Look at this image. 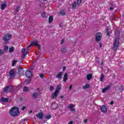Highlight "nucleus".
<instances>
[{"label": "nucleus", "instance_id": "f257e3e1", "mask_svg": "<svg viewBox=\"0 0 124 124\" xmlns=\"http://www.w3.org/2000/svg\"><path fill=\"white\" fill-rule=\"evenodd\" d=\"M19 108L13 107L10 110L9 114L13 117H17L19 115Z\"/></svg>", "mask_w": 124, "mask_h": 124}, {"label": "nucleus", "instance_id": "f03ea898", "mask_svg": "<svg viewBox=\"0 0 124 124\" xmlns=\"http://www.w3.org/2000/svg\"><path fill=\"white\" fill-rule=\"evenodd\" d=\"M119 44H120V39L117 37L115 38L113 43V50H114V51H116V50L118 49V47H119Z\"/></svg>", "mask_w": 124, "mask_h": 124}, {"label": "nucleus", "instance_id": "7ed1b4c3", "mask_svg": "<svg viewBox=\"0 0 124 124\" xmlns=\"http://www.w3.org/2000/svg\"><path fill=\"white\" fill-rule=\"evenodd\" d=\"M12 38V36L10 34H6L3 37V40L5 41V43H7L8 40H10Z\"/></svg>", "mask_w": 124, "mask_h": 124}, {"label": "nucleus", "instance_id": "20e7f679", "mask_svg": "<svg viewBox=\"0 0 124 124\" xmlns=\"http://www.w3.org/2000/svg\"><path fill=\"white\" fill-rule=\"evenodd\" d=\"M31 46H37L38 48H40V46L38 44V42L36 41L35 42H33L30 46L28 47V49L29 48L31 47Z\"/></svg>", "mask_w": 124, "mask_h": 124}, {"label": "nucleus", "instance_id": "39448f33", "mask_svg": "<svg viewBox=\"0 0 124 124\" xmlns=\"http://www.w3.org/2000/svg\"><path fill=\"white\" fill-rule=\"evenodd\" d=\"M102 38V34L100 32H98L96 35V41H99Z\"/></svg>", "mask_w": 124, "mask_h": 124}, {"label": "nucleus", "instance_id": "423d86ee", "mask_svg": "<svg viewBox=\"0 0 124 124\" xmlns=\"http://www.w3.org/2000/svg\"><path fill=\"white\" fill-rule=\"evenodd\" d=\"M26 76L27 78H31L32 76V73L31 70H27L26 72Z\"/></svg>", "mask_w": 124, "mask_h": 124}, {"label": "nucleus", "instance_id": "0eeeda50", "mask_svg": "<svg viewBox=\"0 0 124 124\" xmlns=\"http://www.w3.org/2000/svg\"><path fill=\"white\" fill-rule=\"evenodd\" d=\"M9 75H10V78H11V79H12V78H14V76H15V71H14V69H12L10 71Z\"/></svg>", "mask_w": 124, "mask_h": 124}, {"label": "nucleus", "instance_id": "6e6552de", "mask_svg": "<svg viewBox=\"0 0 124 124\" xmlns=\"http://www.w3.org/2000/svg\"><path fill=\"white\" fill-rule=\"evenodd\" d=\"M12 91V87L10 86H7L4 89L5 93H8V92H11Z\"/></svg>", "mask_w": 124, "mask_h": 124}, {"label": "nucleus", "instance_id": "1a4fd4ad", "mask_svg": "<svg viewBox=\"0 0 124 124\" xmlns=\"http://www.w3.org/2000/svg\"><path fill=\"white\" fill-rule=\"evenodd\" d=\"M43 116H44V114L43 112L39 113L36 115L37 118H38L41 120H42L43 119Z\"/></svg>", "mask_w": 124, "mask_h": 124}, {"label": "nucleus", "instance_id": "9d476101", "mask_svg": "<svg viewBox=\"0 0 124 124\" xmlns=\"http://www.w3.org/2000/svg\"><path fill=\"white\" fill-rule=\"evenodd\" d=\"M58 94H59V93L55 91L52 94L51 98H52V99H56V98H57V96H58Z\"/></svg>", "mask_w": 124, "mask_h": 124}, {"label": "nucleus", "instance_id": "9b49d317", "mask_svg": "<svg viewBox=\"0 0 124 124\" xmlns=\"http://www.w3.org/2000/svg\"><path fill=\"white\" fill-rule=\"evenodd\" d=\"M101 109L103 113H106L107 112V108L105 106L101 107Z\"/></svg>", "mask_w": 124, "mask_h": 124}, {"label": "nucleus", "instance_id": "f8f14e48", "mask_svg": "<svg viewBox=\"0 0 124 124\" xmlns=\"http://www.w3.org/2000/svg\"><path fill=\"white\" fill-rule=\"evenodd\" d=\"M76 4H77L76 1L74 2V3L72 4V8L73 10H75V9H76Z\"/></svg>", "mask_w": 124, "mask_h": 124}, {"label": "nucleus", "instance_id": "ddd939ff", "mask_svg": "<svg viewBox=\"0 0 124 124\" xmlns=\"http://www.w3.org/2000/svg\"><path fill=\"white\" fill-rule=\"evenodd\" d=\"M61 85H58L57 87V88H56V90H55V92H56V93H60V91H61Z\"/></svg>", "mask_w": 124, "mask_h": 124}, {"label": "nucleus", "instance_id": "4468645a", "mask_svg": "<svg viewBox=\"0 0 124 124\" xmlns=\"http://www.w3.org/2000/svg\"><path fill=\"white\" fill-rule=\"evenodd\" d=\"M1 101H2V102H7L8 99L7 98L2 97L1 98Z\"/></svg>", "mask_w": 124, "mask_h": 124}, {"label": "nucleus", "instance_id": "2eb2a0df", "mask_svg": "<svg viewBox=\"0 0 124 124\" xmlns=\"http://www.w3.org/2000/svg\"><path fill=\"white\" fill-rule=\"evenodd\" d=\"M110 89V86H107L106 88L102 90V93H106V91Z\"/></svg>", "mask_w": 124, "mask_h": 124}, {"label": "nucleus", "instance_id": "dca6fc26", "mask_svg": "<svg viewBox=\"0 0 124 124\" xmlns=\"http://www.w3.org/2000/svg\"><path fill=\"white\" fill-rule=\"evenodd\" d=\"M67 73H65L63 79V82H66V80H67Z\"/></svg>", "mask_w": 124, "mask_h": 124}, {"label": "nucleus", "instance_id": "f3484780", "mask_svg": "<svg viewBox=\"0 0 124 124\" xmlns=\"http://www.w3.org/2000/svg\"><path fill=\"white\" fill-rule=\"evenodd\" d=\"M6 7V4L4 3L1 5V9L2 10H4V9Z\"/></svg>", "mask_w": 124, "mask_h": 124}, {"label": "nucleus", "instance_id": "a211bd4d", "mask_svg": "<svg viewBox=\"0 0 124 124\" xmlns=\"http://www.w3.org/2000/svg\"><path fill=\"white\" fill-rule=\"evenodd\" d=\"M93 77V75H92V74H88L87 76V80H90L92 79Z\"/></svg>", "mask_w": 124, "mask_h": 124}, {"label": "nucleus", "instance_id": "6ab92c4d", "mask_svg": "<svg viewBox=\"0 0 124 124\" xmlns=\"http://www.w3.org/2000/svg\"><path fill=\"white\" fill-rule=\"evenodd\" d=\"M62 76V73L60 72L57 75V78H58V79H60Z\"/></svg>", "mask_w": 124, "mask_h": 124}, {"label": "nucleus", "instance_id": "aec40b11", "mask_svg": "<svg viewBox=\"0 0 124 124\" xmlns=\"http://www.w3.org/2000/svg\"><path fill=\"white\" fill-rule=\"evenodd\" d=\"M90 87V84H86L84 86H83V89H88Z\"/></svg>", "mask_w": 124, "mask_h": 124}, {"label": "nucleus", "instance_id": "412c9836", "mask_svg": "<svg viewBox=\"0 0 124 124\" xmlns=\"http://www.w3.org/2000/svg\"><path fill=\"white\" fill-rule=\"evenodd\" d=\"M53 16H49L48 18L49 23H51L53 21Z\"/></svg>", "mask_w": 124, "mask_h": 124}, {"label": "nucleus", "instance_id": "4be33fe9", "mask_svg": "<svg viewBox=\"0 0 124 124\" xmlns=\"http://www.w3.org/2000/svg\"><path fill=\"white\" fill-rule=\"evenodd\" d=\"M17 61L16 60H14L13 61L12 66H14V65H15V64H16L17 63Z\"/></svg>", "mask_w": 124, "mask_h": 124}, {"label": "nucleus", "instance_id": "5701e85b", "mask_svg": "<svg viewBox=\"0 0 124 124\" xmlns=\"http://www.w3.org/2000/svg\"><path fill=\"white\" fill-rule=\"evenodd\" d=\"M8 50V46H4V52H6Z\"/></svg>", "mask_w": 124, "mask_h": 124}, {"label": "nucleus", "instance_id": "b1692460", "mask_svg": "<svg viewBox=\"0 0 124 124\" xmlns=\"http://www.w3.org/2000/svg\"><path fill=\"white\" fill-rule=\"evenodd\" d=\"M14 51V47H11L9 50V53H12V52H13Z\"/></svg>", "mask_w": 124, "mask_h": 124}, {"label": "nucleus", "instance_id": "393cba45", "mask_svg": "<svg viewBox=\"0 0 124 124\" xmlns=\"http://www.w3.org/2000/svg\"><path fill=\"white\" fill-rule=\"evenodd\" d=\"M51 117V115H48L46 117L45 119L46 120H50Z\"/></svg>", "mask_w": 124, "mask_h": 124}, {"label": "nucleus", "instance_id": "a878e982", "mask_svg": "<svg viewBox=\"0 0 124 124\" xmlns=\"http://www.w3.org/2000/svg\"><path fill=\"white\" fill-rule=\"evenodd\" d=\"M38 95V94L37 93H34L33 94V97H34V98H36Z\"/></svg>", "mask_w": 124, "mask_h": 124}, {"label": "nucleus", "instance_id": "bb28decb", "mask_svg": "<svg viewBox=\"0 0 124 124\" xmlns=\"http://www.w3.org/2000/svg\"><path fill=\"white\" fill-rule=\"evenodd\" d=\"M28 91H29V88L25 87L23 89V92H28Z\"/></svg>", "mask_w": 124, "mask_h": 124}, {"label": "nucleus", "instance_id": "cd10ccee", "mask_svg": "<svg viewBox=\"0 0 124 124\" xmlns=\"http://www.w3.org/2000/svg\"><path fill=\"white\" fill-rule=\"evenodd\" d=\"M42 17L43 18H45V17H46V14L45 13V12H43L42 13Z\"/></svg>", "mask_w": 124, "mask_h": 124}, {"label": "nucleus", "instance_id": "c85d7f7f", "mask_svg": "<svg viewBox=\"0 0 124 124\" xmlns=\"http://www.w3.org/2000/svg\"><path fill=\"white\" fill-rule=\"evenodd\" d=\"M81 2H82V0H77L78 5H80Z\"/></svg>", "mask_w": 124, "mask_h": 124}, {"label": "nucleus", "instance_id": "c756f323", "mask_svg": "<svg viewBox=\"0 0 124 124\" xmlns=\"http://www.w3.org/2000/svg\"><path fill=\"white\" fill-rule=\"evenodd\" d=\"M104 78V76L103 75H102L100 78V81H101V82L103 81Z\"/></svg>", "mask_w": 124, "mask_h": 124}, {"label": "nucleus", "instance_id": "7c9ffc66", "mask_svg": "<svg viewBox=\"0 0 124 124\" xmlns=\"http://www.w3.org/2000/svg\"><path fill=\"white\" fill-rule=\"evenodd\" d=\"M106 32H107V35H108V36H109L110 33H109V31L108 30V29L106 30Z\"/></svg>", "mask_w": 124, "mask_h": 124}, {"label": "nucleus", "instance_id": "2f4dec72", "mask_svg": "<svg viewBox=\"0 0 124 124\" xmlns=\"http://www.w3.org/2000/svg\"><path fill=\"white\" fill-rule=\"evenodd\" d=\"M68 108H69L70 109H72L73 108V105L70 104L68 106Z\"/></svg>", "mask_w": 124, "mask_h": 124}, {"label": "nucleus", "instance_id": "473e14b6", "mask_svg": "<svg viewBox=\"0 0 124 124\" xmlns=\"http://www.w3.org/2000/svg\"><path fill=\"white\" fill-rule=\"evenodd\" d=\"M60 14H61V15H65V13L63 11H61L60 12Z\"/></svg>", "mask_w": 124, "mask_h": 124}, {"label": "nucleus", "instance_id": "72a5a7b5", "mask_svg": "<svg viewBox=\"0 0 124 124\" xmlns=\"http://www.w3.org/2000/svg\"><path fill=\"white\" fill-rule=\"evenodd\" d=\"M3 52H4V50L1 49L0 50V54L1 55V54H3Z\"/></svg>", "mask_w": 124, "mask_h": 124}, {"label": "nucleus", "instance_id": "f704fd0d", "mask_svg": "<svg viewBox=\"0 0 124 124\" xmlns=\"http://www.w3.org/2000/svg\"><path fill=\"white\" fill-rule=\"evenodd\" d=\"M54 90V87L51 86L50 88V91L52 92Z\"/></svg>", "mask_w": 124, "mask_h": 124}, {"label": "nucleus", "instance_id": "c9c22d12", "mask_svg": "<svg viewBox=\"0 0 124 124\" xmlns=\"http://www.w3.org/2000/svg\"><path fill=\"white\" fill-rule=\"evenodd\" d=\"M28 53H29L28 51L26 52H24L23 53V55L25 56H26V55H28Z\"/></svg>", "mask_w": 124, "mask_h": 124}, {"label": "nucleus", "instance_id": "e433bc0d", "mask_svg": "<svg viewBox=\"0 0 124 124\" xmlns=\"http://www.w3.org/2000/svg\"><path fill=\"white\" fill-rule=\"evenodd\" d=\"M16 12H18L19 11V7H17L16 9Z\"/></svg>", "mask_w": 124, "mask_h": 124}, {"label": "nucleus", "instance_id": "4c0bfd02", "mask_svg": "<svg viewBox=\"0 0 124 124\" xmlns=\"http://www.w3.org/2000/svg\"><path fill=\"white\" fill-rule=\"evenodd\" d=\"M40 77L41 78H43V77H44V75H43V74H40Z\"/></svg>", "mask_w": 124, "mask_h": 124}, {"label": "nucleus", "instance_id": "58836bf2", "mask_svg": "<svg viewBox=\"0 0 124 124\" xmlns=\"http://www.w3.org/2000/svg\"><path fill=\"white\" fill-rule=\"evenodd\" d=\"M71 111H72V112H75V109H74V108H71Z\"/></svg>", "mask_w": 124, "mask_h": 124}, {"label": "nucleus", "instance_id": "ea45409f", "mask_svg": "<svg viewBox=\"0 0 124 124\" xmlns=\"http://www.w3.org/2000/svg\"><path fill=\"white\" fill-rule=\"evenodd\" d=\"M26 50V49L25 48H23L22 50V52L23 53V54H24L25 51Z\"/></svg>", "mask_w": 124, "mask_h": 124}, {"label": "nucleus", "instance_id": "a19ab883", "mask_svg": "<svg viewBox=\"0 0 124 124\" xmlns=\"http://www.w3.org/2000/svg\"><path fill=\"white\" fill-rule=\"evenodd\" d=\"M68 124H73V121H70Z\"/></svg>", "mask_w": 124, "mask_h": 124}, {"label": "nucleus", "instance_id": "79ce46f5", "mask_svg": "<svg viewBox=\"0 0 124 124\" xmlns=\"http://www.w3.org/2000/svg\"><path fill=\"white\" fill-rule=\"evenodd\" d=\"M62 69H63V71H64L65 69H66V67L63 66Z\"/></svg>", "mask_w": 124, "mask_h": 124}, {"label": "nucleus", "instance_id": "37998d69", "mask_svg": "<svg viewBox=\"0 0 124 124\" xmlns=\"http://www.w3.org/2000/svg\"><path fill=\"white\" fill-rule=\"evenodd\" d=\"M84 123H88V119H85L84 121Z\"/></svg>", "mask_w": 124, "mask_h": 124}, {"label": "nucleus", "instance_id": "c03bdc74", "mask_svg": "<svg viewBox=\"0 0 124 124\" xmlns=\"http://www.w3.org/2000/svg\"><path fill=\"white\" fill-rule=\"evenodd\" d=\"M64 42V41L63 40H62L61 41V44H63V43Z\"/></svg>", "mask_w": 124, "mask_h": 124}, {"label": "nucleus", "instance_id": "a18cd8bd", "mask_svg": "<svg viewBox=\"0 0 124 124\" xmlns=\"http://www.w3.org/2000/svg\"><path fill=\"white\" fill-rule=\"evenodd\" d=\"M72 89V85H71L69 87V90H71Z\"/></svg>", "mask_w": 124, "mask_h": 124}, {"label": "nucleus", "instance_id": "49530a36", "mask_svg": "<svg viewBox=\"0 0 124 124\" xmlns=\"http://www.w3.org/2000/svg\"><path fill=\"white\" fill-rule=\"evenodd\" d=\"M99 45H100V47L102 48V44L100 43Z\"/></svg>", "mask_w": 124, "mask_h": 124}, {"label": "nucleus", "instance_id": "de8ad7c7", "mask_svg": "<svg viewBox=\"0 0 124 124\" xmlns=\"http://www.w3.org/2000/svg\"><path fill=\"white\" fill-rule=\"evenodd\" d=\"M110 104H111V105H113V104H114V102L113 101H111L110 102Z\"/></svg>", "mask_w": 124, "mask_h": 124}, {"label": "nucleus", "instance_id": "09e8293b", "mask_svg": "<svg viewBox=\"0 0 124 124\" xmlns=\"http://www.w3.org/2000/svg\"><path fill=\"white\" fill-rule=\"evenodd\" d=\"M25 109H26V107H23L22 108V110H25Z\"/></svg>", "mask_w": 124, "mask_h": 124}, {"label": "nucleus", "instance_id": "8fccbe9b", "mask_svg": "<svg viewBox=\"0 0 124 124\" xmlns=\"http://www.w3.org/2000/svg\"><path fill=\"white\" fill-rule=\"evenodd\" d=\"M61 98H63L64 97V96L63 95H62L61 96Z\"/></svg>", "mask_w": 124, "mask_h": 124}, {"label": "nucleus", "instance_id": "3c124183", "mask_svg": "<svg viewBox=\"0 0 124 124\" xmlns=\"http://www.w3.org/2000/svg\"><path fill=\"white\" fill-rule=\"evenodd\" d=\"M31 113H32V110H30L29 111V114H31Z\"/></svg>", "mask_w": 124, "mask_h": 124}, {"label": "nucleus", "instance_id": "603ef678", "mask_svg": "<svg viewBox=\"0 0 124 124\" xmlns=\"http://www.w3.org/2000/svg\"><path fill=\"white\" fill-rule=\"evenodd\" d=\"M110 10H113V7H110Z\"/></svg>", "mask_w": 124, "mask_h": 124}, {"label": "nucleus", "instance_id": "864d4df0", "mask_svg": "<svg viewBox=\"0 0 124 124\" xmlns=\"http://www.w3.org/2000/svg\"><path fill=\"white\" fill-rule=\"evenodd\" d=\"M103 63V62H102V63H101V64H102Z\"/></svg>", "mask_w": 124, "mask_h": 124}, {"label": "nucleus", "instance_id": "5fc2aeb1", "mask_svg": "<svg viewBox=\"0 0 124 124\" xmlns=\"http://www.w3.org/2000/svg\"><path fill=\"white\" fill-rule=\"evenodd\" d=\"M22 59H24V57H22Z\"/></svg>", "mask_w": 124, "mask_h": 124}]
</instances>
